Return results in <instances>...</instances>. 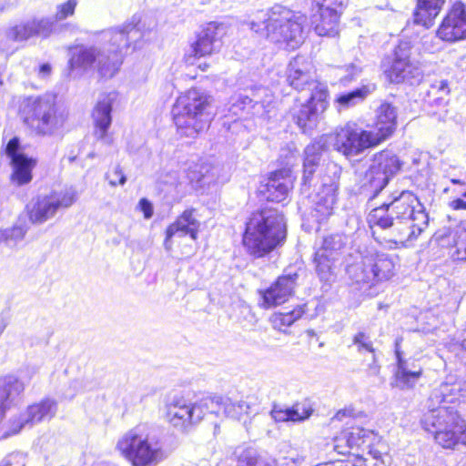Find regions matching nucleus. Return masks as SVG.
Masks as SVG:
<instances>
[{"label":"nucleus","mask_w":466,"mask_h":466,"mask_svg":"<svg viewBox=\"0 0 466 466\" xmlns=\"http://www.w3.org/2000/svg\"><path fill=\"white\" fill-rule=\"evenodd\" d=\"M370 222L383 229H389L390 241L404 245L413 241L429 225V216L423 204L410 190L392 195L388 204L374 208L370 214Z\"/></svg>","instance_id":"nucleus-1"},{"label":"nucleus","mask_w":466,"mask_h":466,"mask_svg":"<svg viewBox=\"0 0 466 466\" xmlns=\"http://www.w3.org/2000/svg\"><path fill=\"white\" fill-rule=\"evenodd\" d=\"M258 20L251 22V30L269 41L287 44L292 49L303 41L305 15L295 12L284 5H275L258 14Z\"/></svg>","instance_id":"nucleus-2"},{"label":"nucleus","mask_w":466,"mask_h":466,"mask_svg":"<svg viewBox=\"0 0 466 466\" xmlns=\"http://www.w3.org/2000/svg\"><path fill=\"white\" fill-rule=\"evenodd\" d=\"M286 239L284 216L274 208H264L252 214L246 224L243 245L247 252L256 258H262Z\"/></svg>","instance_id":"nucleus-3"},{"label":"nucleus","mask_w":466,"mask_h":466,"mask_svg":"<svg viewBox=\"0 0 466 466\" xmlns=\"http://www.w3.org/2000/svg\"><path fill=\"white\" fill-rule=\"evenodd\" d=\"M211 101L212 97L198 88H191L178 96L172 113L181 136L196 137L208 127Z\"/></svg>","instance_id":"nucleus-4"},{"label":"nucleus","mask_w":466,"mask_h":466,"mask_svg":"<svg viewBox=\"0 0 466 466\" xmlns=\"http://www.w3.org/2000/svg\"><path fill=\"white\" fill-rule=\"evenodd\" d=\"M396 258L392 255L365 249L358 251L355 260L346 268L348 277L356 284L371 288L395 275Z\"/></svg>","instance_id":"nucleus-5"},{"label":"nucleus","mask_w":466,"mask_h":466,"mask_svg":"<svg viewBox=\"0 0 466 466\" xmlns=\"http://www.w3.org/2000/svg\"><path fill=\"white\" fill-rule=\"evenodd\" d=\"M420 423L443 448L466 446V423L452 408L430 405V410L423 414Z\"/></svg>","instance_id":"nucleus-6"},{"label":"nucleus","mask_w":466,"mask_h":466,"mask_svg":"<svg viewBox=\"0 0 466 466\" xmlns=\"http://www.w3.org/2000/svg\"><path fill=\"white\" fill-rule=\"evenodd\" d=\"M70 73L84 74L96 70L102 78H112L120 68L117 55H106V46L79 45L69 50Z\"/></svg>","instance_id":"nucleus-7"},{"label":"nucleus","mask_w":466,"mask_h":466,"mask_svg":"<svg viewBox=\"0 0 466 466\" xmlns=\"http://www.w3.org/2000/svg\"><path fill=\"white\" fill-rule=\"evenodd\" d=\"M117 448L133 466H151L163 458L158 441L146 425L130 430L119 440Z\"/></svg>","instance_id":"nucleus-8"},{"label":"nucleus","mask_w":466,"mask_h":466,"mask_svg":"<svg viewBox=\"0 0 466 466\" xmlns=\"http://www.w3.org/2000/svg\"><path fill=\"white\" fill-rule=\"evenodd\" d=\"M26 118L36 132L41 135H52L64 126L66 115L56 102V96L46 94L41 96H30L25 105Z\"/></svg>","instance_id":"nucleus-9"},{"label":"nucleus","mask_w":466,"mask_h":466,"mask_svg":"<svg viewBox=\"0 0 466 466\" xmlns=\"http://www.w3.org/2000/svg\"><path fill=\"white\" fill-rule=\"evenodd\" d=\"M402 162L390 150H382L374 155L372 163L361 180L363 193L375 198L389 181L401 169Z\"/></svg>","instance_id":"nucleus-10"},{"label":"nucleus","mask_w":466,"mask_h":466,"mask_svg":"<svg viewBox=\"0 0 466 466\" xmlns=\"http://www.w3.org/2000/svg\"><path fill=\"white\" fill-rule=\"evenodd\" d=\"M208 403L212 401L204 398L191 403L183 396H174L166 404V420L175 428L187 431L194 424L200 422L208 414Z\"/></svg>","instance_id":"nucleus-11"},{"label":"nucleus","mask_w":466,"mask_h":466,"mask_svg":"<svg viewBox=\"0 0 466 466\" xmlns=\"http://www.w3.org/2000/svg\"><path fill=\"white\" fill-rule=\"evenodd\" d=\"M100 35L104 41L103 46H106V55H117L120 66L123 63L124 52L142 46L143 33L135 17L121 25L103 30Z\"/></svg>","instance_id":"nucleus-12"},{"label":"nucleus","mask_w":466,"mask_h":466,"mask_svg":"<svg viewBox=\"0 0 466 466\" xmlns=\"http://www.w3.org/2000/svg\"><path fill=\"white\" fill-rule=\"evenodd\" d=\"M380 144L374 131L364 130L355 123H348L336 131L333 147L348 158L354 157L366 149Z\"/></svg>","instance_id":"nucleus-13"},{"label":"nucleus","mask_w":466,"mask_h":466,"mask_svg":"<svg viewBox=\"0 0 466 466\" xmlns=\"http://www.w3.org/2000/svg\"><path fill=\"white\" fill-rule=\"evenodd\" d=\"M76 199L77 193L72 187L61 192H53L46 196H38L26 205L28 218L33 224H43L52 218L58 208H67Z\"/></svg>","instance_id":"nucleus-14"},{"label":"nucleus","mask_w":466,"mask_h":466,"mask_svg":"<svg viewBox=\"0 0 466 466\" xmlns=\"http://www.w3.org/2000/svg\"><path fill=\"white\" fill-rule=\"evenodd\" d=\"M412 45L410 40L401 39L394 51V59L387 76L391 83L419 84L422 78V71L414 61L410 60Z\"/></svg>","instance_id":"nucleus-15"},{"label":"nucleus","mask_w":466,"mask_h":466,"mask_svg":"<svg viewBox=\"0 0 466 466\" xmlns=\"http://www.w3.org/2000/svg\"><path fill=\"white\" fill-rule=\"evenodd\" d=\"M347 0H312L317 7L311 16L315 32L320 36L334 37L339 34V18Z\"/></svg>","instance_id":"nucleus-16"},{"label":"nucleus","mask_w":466,"mask_h":466,"mask_svg":"<svg viewBox=\"0 0 466 466\" xmlns=\"http://www.w3.org/2000/svg\"><path fill=\"white\" fill-rule=\"evenodd\" d=\"M287 81L290 86L299 92L329 93L324 83L317 81L313 76L311 63L302 56H297L289 64L287 68Z\"/></svg>","instance_id":"nucleus-17"},{"label":"nucleus","mask_w":466,"mask_h":466,"mask_svg":"<svg viewBox=\"0 0 466 466\" xmlns=\"http://www.w3.org/2000/svg\"><path fill=\"white\" fill-rule=\"evenodd\" d=\"M57 410V403L55 400L46 398L38 403L28 406L26 410L18 418L10 420V429L3 433L6 438L10 435L18 433L23 428H31L46 420H51L55 417Z\"/></svg>","instance_id":"nucleus-18"},{"label":"nucleus","mask_w":466,"mask_h":466,"mask_svg":"<svg viewBox=\"0 0 466 466\" xmlns=\"http://www.w3.org/2000/svg\"><path fill=\"white\" fill-rule=\"evenodd\" d=\"M436 34L440 39L448 43L466 40V5L464 3L457 1L451 5Z\"/></svg>","instance_id":"nucleus-19"},{"label":"nucleus","mask_w":466,"mask_h":466,"mask_svg":"<svg viewBox=\"0 0 466 466\" xmlns=\"http://www.w3.org/2000/svg\"><path fill=\"white\" fill-rule=\"evenodd\" d=\"M226 34L222 24L210 22L203 26L197 34L196 40L191 44V54L188 55L187 61L191 56L202 57L218 53L222 46V38Z\"/></svg>","instance_id":"nucleus-20"},{"label":"nucleus","mask_w":466,"mask_h":466,"mask_svg":"<svg viewBox=\"0 0 466 466\" xmlns=\"http://www.w3.org/2000/svg\"><path fill=\"white\" fill-rule=\"evenodd\" d=\"M329 93H312L305 104L292 109V117L297 126L303 131L308 132L316 127L319 115L329 106Z\"/></svg>","instance_id":"nucleus-21"},{"label":"nucleus","mask_w":466,"mask_h":466,"mask_svg":"<svg viewBox=\"0 0 466 466\" xmlns=\"http://www.w3.org/2000/svg\"><path fill=\"white\" fill-rule=\"evenodd\" d=\"M328 170L332 173V177L329 181L323 179L322 188L318 194V200L311 212L312 217L319 223L326 220L333 213L337 202L340 172L335 165L328 167Z\"/></svg>","instance_id":"nucleus-22"},{"label":"nucleus","mask_w":466,"mask_h":466,"mask_svg":"<svg viewBox=\"0 0 466 466\" xmlns=\"http://www.w3.org/2000/svg\"><path fill=\"white\" fill-rule=\"evenodd\" d=\"M5 153L11 159L12 180L19 186L29 183L32 180V169L36 162L20 151V142L17 137L9 140Z\"/></svg>","instance_id":"nucleus-23"},{"label":"nucleus","mask_w":466,"mask_h":466,"mask_svg":"<svg viewBox=\"0 0 466 466\" xmlns=\"http://www.w3.org/2000/svg\"><path fill=\"white\" fill-rule=\"evenodd\" d=\"M298 274L282 275L265 290L260 291L262 307L272 308L285 303L293 295L297 285Z\"/></svg>","instance_id":"nucleus-24"},{"label":"nucleus","mask_w":466,"mask_h":466,"mask_svg":"<svg viewBox=\"0 0 466 466\" xmlns=\"http://www.w3.org/2000/svg\"><path fill=\"white\" fill-rule=\"evenodd\" d=\"M395 355L397 369L394 376L396 386L401 390L412 389L422 375V368L415 360H405L400 350L399 341H396Z\"/></svg>","instance_id":"nucleus-25"},{"label":"nucleus","mask_w":466,"mask_h":466,"mask_svg":"<svg viewBox=\"0 0 466 466\" xmlns=\"http://www.w3.org/2000/svg\"><path fill=\"white\" fill-rule=\"evenodd\" d=\"M116 99V93H108L103 95L97 101L92 113V118L95 126L94 136L98 140L109 142L107 137L108 128L112 123V106Z\"/></svg>","instance_id":"nucleus-26"},{"label":"nucleus","mask_w":466,"mask_h":466,"mask_svg":"<svg viewBox=\"0 0 466 466\" xmlns=\"http://www.w3.org/2000/svg\"><path fill=\"white\" fill-rule=\"evenodd\" d=\"M53 26L54 22L50 18L43 17L22 21L9 27L16 42H25L35 36H49Z\"/></svg>","instance_id":"nucleus-27"},{"label":"nucleus","mask_w":466,"mask_h":466,"mask_svg":"<svg viewBox=\"0 0 466 466\" xmlns=\"http://www.w3.org/2000/svg\"><path fill=\"white\" fill-rule=\"evenodd\" d=\"M194 209L185 210L177 220L167 228L164 242V247L167 250H170L172 248L171 238L173 237L181 238L189 235L192 239H197L200 223L194 217Z\"/></svg>","instance_id":"nucleus-28"},{"label":"nucleus","mask_w":466,"mask_h":466,"mask_svg":"<svg viewBox=\"0 0 466 466\" xmlns=\"http://www.w3.org/2000/svg\"><path fill=\"white\" fill-rule=\"evenodd\" d=\"M291 187L290 171L279 169L270 175L264 189L260 191L268 201L279 203L287 199Z\"/></svg>","instance_id":"nucleus-29"},{"label":"nucleus","mask_w":466,"mask_h":466,"mask_svg":"<svg viewBox=\"0 0 466 466\" xmlns=\"http://www.w3.org/2000/svg\"><path fill=\"white\" fill-rule=\"evenodd\" d=\"M373 432L363 428H351L335 439L334 449L340 454H349L352 450L370 447Z\"/></svg>","instance_id":"nucleus-30"},{"label":"nucleus","mask_w":466,"mask_h":466,"mask_svg":"<svg viewBox=\"0 0 466 466\" xmlns=\"http://www.w3.org/2000/svg\"><path fill=\"white\" fill-rule=\"evenodd\" d=\"M25 390V384L14 376L0 378V423L6 410L17 405Z\"/></svg>","instance_id":"nucleus-31"},{"label":"nucleus","mask_w":466,"mask_h":466,"mask_svg":"<svg viewBox=\"0 0 466 466\" xmlns=\"http://www.w3.org/2000/svg\"><path fill=\"white\" fill-rule=\"evenodd\" d=\"M207 400L212 401L208 403V413L218 414L220 411L231 419L240 420L245 414H248L251 409L249 403L246 400H233L229 398L220 396L208 397Z\"/></svg>","instance_id":"nucleus-32"},{"label":"nucleus","mask_w":466,"mask_h":466,"mask_svg":"<svg viewBox=\"0 0 466 466\" xmlns=\"http://www.w3.org/2000/svg\"><path fill=\"white\" fill-rule=\"evenodd\" d=\"M397 126V110L391 104L384 102L377 109L374 135L380 143L392 135Z\"/></svg>","instance_id":"nucleus-33"},{"label":"nucleus","mask_w":466,"mask_h":466,"mask_svg":"<svg viewBox=\"0 0 466 466\" xmlns=\"http://www.w3.org/2000/svg\"><path fill=\"white\" fill-rule=\"evenodd\" d=\"M274 96L271 91L266 87L258 86L250 90V95H239L232 103L229 110L234 114H238V108L248 107L247 105L256 104H273Z\"/></svg>","instance_id":"nucleus-34"},{"label":"nucleus","mask_w":466,"mask_h":466,"mask_svg":"<svg viewBox=\"0 0 466 466\" xmlns=\"http://www.w3.org/2000/svg\"><path fill=\"white\" fill-rule=\"evenodd\" d=\"M216 168L208 164H195L187 170V178L195 189L216 181Z\"/></svg>","instance_id":"nucleus-35"},{"label":"nucleus","mask_w":466,"mask_h":466,"mask_svg":"<svg viewBox=\"0 0 466 466\" xmlns=\"http://www.w3.org/2000/svg\"><path fill=\"white\" fill-rule=\"evenodd\" d=\"M349 244V237L341 232L329 233L322 238L319 251L339 260Z\"/></svg>","instance_id":"nucleus-36"},{"label":"nucleus","mask_w":466,"mask_h":466,"mask_svg":"<svg viewBox=\"0 0 466 466\" xmlns=\"http://www.w3.org/2000/svg\"><path fill=\"white\" fill-rule=\"evenodd\" d=\"M313 410L306 404H295L291 408L281 409L274 406L270 414L278 422L302 421L312 414Z\"/></svg>","instance_id":"nucleus-37"},{"label":"nucleus","mask_w":466,"mask_h":466,"mask_svg":"<svg viewBox=\"0 0 466 466\" xmlns=\"http://www.w3.org/2000/svg\"><path fill=\"white\" fill-rule=\"evenodd\" d=\"M460 384L451 385L449 383H442L439 388L434 389L428 400L427 408L430 410V405L434 408L445 407L443 404L452 403L457 395L461 396Z\"/></svg>","instance_id":"nucleus-38"},{"label":"nucleus","mask_w":466,"mask_h":466,"mask_svg":"<svg viewBox=\"0 0 466 466\" xmlns=\"http://www.w3.org/2000/svg\"><path fill=\"white\" fill-rule=\"evenodd\" d=\"M322 152L323 145L319 142L312 143L305 148L302 177L304 185L309 184L310 179L320 162Z\"/></svg>","instance_id":"nucleus-39"},{"label":"nucleus","mask_w":466,"mask_h":466,"mask_svg":"<svg viewBox=\"0 0 466 466\" xmlns=\"http://www.w3.org/2000/svg\"><path fill=\"white\" fill-rule=\"evenodd\" d=\"M339 259L331 258L321 251L317 250L315 253L314 262L316 271L322 281H330L335 276L336 263Z\"/></svg>","instance_id":"nucleus-40"},{"label":"nucleus","mask_w":466,"mask_h":466,"mask_svg":"<svg viewBox=\"0 0 466 466\" xmlns=\"http://www.w3.org/2000/svg\"><path fill=\"white\" fill-rule=\"evenodd\" d=\"M304 312V306H297L289 311L274 313L270 318V321L275 329L286 332V329L299 319Z\"/></svg>","instance_id":"nucleus-41"},{"label":"nucleus","mask_w":466,"mask_h":466,"mask_svg":"<svg viewBox=\"0 0 466 466\" xmlns=\"http://www.w3.org/2000/svg\"><path fill=\"white\" fill-rule=\"evenodd\" d=\"M375 90V85H363L350 92L339 95L336 102L342 107H350L362 102L370 94Z\"/></svg>","instance_id":"nucleus-42"},{"label":"nucleus","mask_w":466,"mask_h":466,"mask_svg":"<svg viewBox=\"0 0 466 466\" xmlns=\"http://www.w3.org/2000/svg\"><path fill=\"white\" fill-rule=\"evenodd\" d=\"M28 230V225L25 219L19 218L12 227L0 230V242H5L8 247H15L21 242Z\"/></svg>","instance_id":"nucleus-43"},{"label":"nucleus","mask_w":466,"mask_h":466,"mask_svg":"<svg viewBox=\"0 0 466 466\" xmlns=\"http://www.w3.org/2000/svg\"><path fill=\"white\" fill-rule=\"evenodd\" d=\"M352 344L357 347L360 353H372L373 364L370 366L372 374H378L380 367L375 363L374 348L370 337L364 332H358L352 339Z\"/></svg>","instance_id":"nucleus-44"},{"label":"nucleus","mask_w":466,"mask_h":466,"mask_svg":"<svg viewBox=\"0 0 466 466\" xmlns=\"http://www.w3.org/2000/svg\"><path fill=\"white\" fill-rule=\"evenodd\" d=\"M438 15L431 12L425 5H421L417 2V7L413 13V23L418 25H422L425 28H430L433 25V21Z\"/></svg>","instance_id":"nucleus-45"},{"label":"nucleus","mask_w":466,"mask_h":466,"mask_svg":"<svg viewBox=\"0 0 466 466\" xmlns=\"http://www.w3.org/2000/svg\"><path fill=\"white\" fill-rule=\"evenodd\" d=\"M237 466H277V463L274 460L253 456L250 452H244L239 456Z\"/></svg>","instance_id":"nucleus-46"},{"label":"nucleus","mask_w":466,"mask_h":466,"mask_svg":"<svg viewBox=\"0 0 466 466\" xmlns=\"http://www.w3.org/2000/svg\"><path fill=\"white\" fill-rule=\"evenodd\" d=\"M247 106L248 107L238 108V114L242 111H245L247 112V114L251 115L253 116L267 118L269 116V113L273 109V104L265 105L259 103H251Z\"/></svg>","instance_id":"nucleus-47"},{"label":"nucleus","mask_w":466,"mask_h":466,"mask_svg":"<svg viewBox=\"0 0 466 466\" xmlns=\"http://www.w3.org/2000/svg\"><path fill=\"white\" fill-rule=\"evenodd\" d=\"M77 0H67L66 3L58 5L55 18L56 21H62L68 16L75 14V9L77 5Z\"/></svg>","instance_id":"nucleus-48"},{"label":"nucleus","mask_w":466,"mask_h":466,"mask_svg":"<svg viewBox=\"0 0 466 466\" xmlns=\"http://www.w3.org/2000/svg\"><path fill=\"white\" fill-rule=\"evenodd\" d=\"M106 178L108 180L109 185L112 187L123 186L127 182V177L122 167L117 165L111 171L106 174Z\"/></svg>","instance_id":"nucleus-49"},{"label":"nucleus","mask_w":466,"mask_h":466,"mask_svg":"<svg viewBox=\"0 0 466 466\" xmlns=\"http://www.w3.org/2000/svg\"><path fill=\"white\" fill-rule=\"evenodd\" d=\"M451 257L454 260H466V228L461 232Z\"/></svg>","instance_id":"nucleus-50"},{"label":"nucleus","mask_w":466,"mask_h":466,"mask_svg":"<svg viewBox=\"0 0 466 466\" xmlns=\"http://www.w3.org/2000/svg\"><path fill=\"white\" fill-rule=\"evenodd\" d=\"M449 93L450 88L446 80L434 82L429 90L430 95L437 96V100H443L446 96H448Z\"/></svg>","instance_id":"nucleus-51"},{"label":"nucleus","mask_w":466,"mask_h":466,"mask_svg":"<svg viewBox=\"0 0 466 466\" xmlns=\"http://www.w3.org/2000/svg\"><path fill=\"white\" fill-rule=\"evenodd\" d=\"M339 70L345 72V75L340 77V82L346 84L352 81L357 76H359L361 68L359 65L351 63L339 67Z\"/></svg>","instance_id":"nucleus-52"},{"label":"nucleus","mask_w":466,"mask_h":466,"mask_svg":"<svg viewBox=\"0 0 466 466\" xmlns=\"http://www.w3.org/2000/svg\"><path fill=\"white\" fill-rule=\"evenodd\" d=\"M16 42L11 35L10 27H6L0 31V51L7 52L13 48V44Z\"/></svg>","instance_id":"nucleus-53"},{"label":"nucleus","mask_w":466,"mask_h":466,"mask_svg":"<svg viewBox=\"0 0 466 466\" xmlns=\"http://www.w3.org/2000/svg\"><path fill=\"white\" fill-rule=\"evenodd\" d=\"M421 5H425L434 14L439 15L442 6L445 4V0H418Z\"/></svg>","instance_id":"nucleus-54"},{"label":"nucleus","mask_w":466,"mask_h":466,"mask_svg":"<svg viewBox=\"0 0 466 466\" xmlns=\"http://www.w3.org/2000/svg\"><path fill=\"white\" fill-rule=\"evenodd\" d=\"M138 207L143 212L145 218L148 219L153 216V205L148 199L141 198Z\"/></svg>","instance_id":"nucleus-55"},{"label":"nucleus","mask_w":466,"mask_h":466,"mask_svg":"<svg viewBox=\"0 0 466 466\" xmlns=\"http://www.w3.org/2000/svg\"><path fill=\"white\" fill-rule=\"evenodd\" d=\"M451 182L453 185H458L462 187L461 190H458V193H461L466 198V176L462 178H451Z\"/></svg>","instance_id":"nucleus-56"},{"label":"nucleus","mask_w":466,"mask_h":466,"mask_svg":"<svg viewBox=\"0 0 466 466\" xmlns=\"http://www.w3.org/2000/svg\"><path fill=\"white\" fill-rule=\"evenodd\" d=\"M451 208L453 209H466V198H456L451 201L450 203Z\"/></svg>","instance_id":"nucleus-57"},{"label":"nucleus","mask_w":466,"mask_h":466,"mask_svg":"<svg viewBox=\"0 0 466 466\" xmlns=\"http://www.w3.org/2000/svg\"><path fill=\"white\" fill-rule=\"evenodd\" d=\"M51 73V66L49 64H43L39 67V74L45 77L49 76Z\"/></svg>","instance_id":"nucleus-58"},{"label":"nucleus","mask_w":466,"mask_h":466,"mask_svg":"<svg viewBox=\"0 0 466 466\" xmlns=\"http://www.w3.org/2000/svg\"><path fill=\"white\" fill-rule=\"evenodd\" d=\"M290 460L293 461V463L295 465L298 466V465H300L304 461L305 457L298 455L297 457H290Z\"/></svg>","instance_id":"nucleus-59"},{"label":"nucleus","mask_w":466,"mask_h":466,"mask_svg":"<svg viewBox=\"0 0 466 466\" xmlns=\"http://www.w3.org/2000/svg\"><path fill=\"white\" fill-rule=\"evenodd\" d=\"M73 388H74V389H73V390H72L71 392H69V393H65V398H66V399H69V400H71V399H73V398H74V396H75V395H76V382L73 384Z\"/></svg>","instance_id":"nucleus-60"},{"label":"nucleus","mask_w":466,"mask_h":466,"mask_svg":"<svg viewBox=\"0 0 466 466\" xmlns=\"http://www.w3.org/2000/svg\"><path fill=\"white\" fill-rule=\"evenodd\" d=\"M461 397L466 398V381L460 384Z\"/></svg>","instance_id":"nucleus-61"},{"label":"nucleus","mask_w":466,"mask_h":466,"mask_svg":"<svg viewBox=\"0 0 466 466\" xmlns=\"http://www.w3.org/2000/svg\"><path fill=\"white\" fill-rule=\"evenodd\" d=\"M367 462V461H365ZM365 466H385L384 463L380 461H372L369 463H366Z\"/></svg>","instance_id":"nucleus-62"},{"label":"nucleus","mask_w":466,"mask_h":466,"mask_svg":"<svg viewBox=\"0 0 466 466\" xmlns=\"http://www.w3.org/2000/svg\"><path fill=\"white\" fill-rule=\"evenodd\" d=\"M345 415L346 410H339L334 416V419L340 420Z\"/></svg>","instance_id":"nucleus-63"},{"label":"nucleus","mask_w":466,"mask_h":466,"mask_svg":"<svg viewBox=\"0 0 466 466\" xmlns=\"http://www.w3.org/2000/svg\"><path fill=\"white\" fill-rule=\"evenodd\" d=\"M461 347L462 350H466V339L461 341Z\"/></svg>","instance_id":"nucleus-64"}]
</instances>
